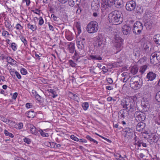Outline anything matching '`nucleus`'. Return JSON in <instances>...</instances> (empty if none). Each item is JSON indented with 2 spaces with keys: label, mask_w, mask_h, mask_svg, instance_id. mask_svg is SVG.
<instances>
[{
  "label": "nucleus",
  "mask_w": 160,
  "mask_h": 160,
  "mask_svg": "<svg viewBox=\"0 0 160 160\" xmlns=\"http://www.w3.org/2000/svg\"><path fill=\"white\" fill-rule=\"evenodd\" d=\"M109 21L113 24H118L123 20V15L120 11L115 10L110 13L108 15Z\"/></svg>",
  "instance_id": "obj_1"
},
{
  "label": "nucleus",
  "mask_w": 160,
  "mask_h": 160,
  "mask_svg": "<svg viewBox=\"0 0 160 160\" xmlns=\"http://www.w3.org/2000/svg\"><path fill=\"white\" fill-rule=\"evenodd\" d=\"M121 105L128 112H132L136 111L135 102L132 99H124L121 103Z\"/></svg>",
  "instance_id": "obj_2"
},
{
  "label": "nucleus",
  "mask_w": 160,
  "mask_h": 160,
  "mask_svg": "<svg viewBox=\"0 0 160 160\" xmlns=\"http://www.w3.org/2000/svg\"><path fill=\"white\" fill-rule=\"evenodd\" d=\"M101 10L103 14H106L109 13L111 7L114 5L113 0H102Z\"/></svg>",
  "instance_id": "obj_3"
},
{
  "label": "nucleus",
  "mask_w": 160,
  "mask_h": 160,
  "mask_svg": "<svg viewBox=\"0 0 160 160\" xmlns=\"http://www.w3.org/2000/svg\"><path fill=\"white\" fill-rule=\"evenodd\" d=\"M98 23L96 21H92L87 25L86 30L89 33H93L98 31Z\"/></svg>",
  "instance_id": "obj_4"
},
{
  "label": "nucleus",
  "mask_w": 160,
  "mask_h": 160,
  "mask_svg": "<svg viewBox=\"0 0 160 160\" xmlns=\"http://www.w3.org/2000/svg\"><path fill=\"white\" fill-rule=\"evenodd\" d=\"M150 62L156 65L160 62V52H155L152 53L150 57Z\"/></svg>",
  "instance_id": "obj_5"
},
{
  "label": "nucleus",
  "mask_w": 160,
  "mask_h": 160,
  "mask_svg": "<svg viewBox=\"0 0 160 160\" xmlns=\"http://www.w3.org/2000/svg\"><path fill=\"white\" fill-rule=\"evenodd\" d=\"M143 26L140 21L136 22L134 24L132 31L133 33L136 34H140L143 30Z\"/></svg>",
  "instance_id": "obj_6"
},
{
  "label": "nucleus",
  "mask_w": 160,
  "mask_h": 160,
  "mask_svg": "<svg viewBox=\"0 0 160 160\" xmlns=\"http://www.w3.org/2000/svg\"><path fill=\"white\" fill-rule=\"evenodd\" d=\"M114 38L115 39L114 46L118 50H121L123 40L119 36V35L117 34L115 35Z\"/></svg>",
  "instance_id": "obj_7"
},
{
  "label": "nucleus",
  "mask_w": 160,
  "mask_h": 160,
  "mask_svg": "<svg viewBox=\"0 0 160 160\" xmlns=\"http://www.w3.org/2000/svg\"><path fill=\"white\" fill-rule=\"evenodd\" d=\"M135 78H132L130 81V85L133 89L137 90L139 89L142 85V82L140 80L136 81L134 80Z\"/></svg>",
  "instance_id": "obj_8"
},
{
  "label": "nucleus",
  "mask_w": 160,
  "mask_h": 160,
  "mask_svg": "<svg viewBox=\"0 0 160 160\" xmlns=\"http://www.w3.org/2000/svg\"><path fill=\"white\" fill-rule=\"evenodd\" d=\"M134 116L136 120L137 121H143L146 118L145 113L140 111H136Z\"/></svg>",
  "instance_id": "obj_9"
},
{
  "label": "nucleus",
  "mask_w": 160,
  "mask_h": 160,
  "mask_svg": "<svg viewBox=\"0 0 160 160\" xmlns=\"http://www.w3.org/2000/svg\"><path fill=\"white\" fill-rule=\"evenodd\" d=\"M103 39L101 35H98L94 38V45L97 47H103L105 44L102 43Z\"/></svg>",
  "instance_id": "obj_10"
},
{
  "label": "nucleus",
  "mask_w": 160,
  "mask_h": 160,
  "mask_svg": "<svg viewBox=\"0 0 160 160\" xmlns=\"http://www.w3.org/2000/svg\"><path fill=\"white\" fill-rule=\"evenodd\" d=\"M136 6V2L133 0H131L127 2L126 8L128 11H131L135 9Z\"/></svg>",
  "instance_id": "obj_11"
},
{
  "label": "nucleus",
  "mask_w": 160,
  "mask_h": 160,
  "mask_svg": "<svg viewBox=\"0 0 160 160\" xmlns=\"http://www.w3.org/2000/svg\"><path fill=\"white\" fill-rule=\"evenodd\" d=\"M124 132L123 134L124 137L127 138H131L133 134V130L132 129L129 127H126L124 128L123 130Z\"/></svg>",
  "instance_id": "obj_12"
},
{
  "label": "nucleus",
  "mask_w": 160,
  "mask_h": 160,
  "mask_svg": "<svg viewBox=\"0 0 160 160\" xmlns=\"http://www.w3.org/2000/svg\"><path fill=\"white\" fill-rule=\"evenodd\" d=\"M146 124L143 122H141L138 123L136 127V130L137 131L141 133H145V127Z\"/></svg>",
  "instance_id": "obj_13"
},
{
  "label": "nucleus",
  "mask_w": 160,
  "mask_h": 160,
  "mask_svg": "<svg viewBox=\"0 0 160 160\" xmlns=\"http://www.w3.org/2000/svg\"><path fill=\"white\" fill-rule=\"evenodd\" d=\"M128 112L125 109L121 110L118 113V118L120 119H123L126 116H128Z\"/></svg>",
  "instance_id": "obj_14"
},
{
  "label": "nucleus",
  "mask_w": 160,
  "mask_h": 160,
  "mask_svg": "<svg viewBox=\"0 0 160 160\" xmlns=\"http://www.w3.org/2000/svg\"><path fill=\"white\" fill-rule=\"evenodd\" d=\"M158 139V136L152 134L148 138V140L151 144H153L157 142Z\"/></svg>",
  "instance_id": "obj_15"
},
{
  "label": "nucleus",
  "mask_w": 160,
  "mask_h": 160,
  "mask_svg": "<svg viewBox=\"0 0 160 160\" xmlns=\"http://www.w3.org/2000/svg\"><path fill=\"white\" fill-rule=\"evenodd\" d=\"M156 77V74L152 72H149L148 73L146 78L148 81H152L155 79Z\"/></svg>",
  "instance_id": "obj_16"
},
{
  "label": "nucleus",
  "mask_w": 160,
  "mask_h": 160,
  "mask_svg": "<svg viewBox=\"0 0 160 160\" xmlns=\"http://www.w3.org/2000/svg\"><path fill=\"white\" fill-rule=\"evenodd\" d=\"M99 2V0H93L91 5L92 9L96 10H98L100 6Z\"/></svg>",
  "instance_id": "obj_17"
},
{
  "label": "nucleus",
  "mask_w": 160,
  "mask_h": 160,
  "mask_svg": "<svg viewBox=\"0 0 160 160\" xmlns=\"http://www.w3.org/2000/svg\"><path fill=\"white\" fill-rule=\"evenodd\" d=\"M131 29L130 26L125 25L122 27V32L124 35H127L130 33Z\"/></svg>",
  "instance_id": "obj_18"
},
{
  "label": "nucleus",
  "mask_w": 160,
  "mask_h": 160,
  "mask_svg": "<svg viewBox=\"0 0 160 160\" xmlns=\"http://www.w3.org/2000/svg\"><path fill=\"white\" fill-rule=\"evenodd\" d=\"M28 128H30V130L31 133L36 135H37L38 131H39V130L37 129L33 125L31 124H29L28 125Z\"/></svg>",
  "instance_id": "obj_19"
},
{
  "label": "nucleus",
  "mask_w": 160,
  "mask_h": 160,
  "mask_svg": "<svg viewBox=\"0 0 160 160\" xmlns=\"http://www.w3.org/2000/svg\"><path fill=\"white\" fill-rule=\"evenodd\" d=\"M151 44L148 41H146L142 45V48L146 52H148L151 50V48H150Z\"/></svg>",
  "instance_id": "obj_20"
},
{
  "label": "nucleus",
  "mask_w": 160,
  "mask_h": 160,
  "mask_svg": "<svg viewBox=\"0 0 160 160\" xmlns=\"http://www.w3.org/2000/svg\"><path fill=\"white\" fill-rule=\"evenodd\" d=\"M0 119L4 122H8L7 124H8L9 125L12 126L14 124H16L14 122L5 118L2 116L0 117Z\"/></svg>",
  "instance_id": "obj_21"
},
{
  "label": "nucleus",
  "mask_w": 160,
  "mask_h": 160,
  "mask_svg": "<svg viewBox=\"0 0 160 160\" xmlns=\"http://www.w3.org/2000/svg\"><path fill=\"white\" fill-rule=\"evenodd\" d=\"M36 113L32 110L27 112L25 113V115L29 118H33L36 115Z\"/></svg>",
  "instance_id": "obj_22"
},
{
  "label": "nucleus",
  "mask_w": 160,
  "mask_h": 160,
  "mask_svg": "<svg viewBox=\"0 0 160 160\" xmlns=\"http://www.w3.org/2000/svg\"><path fill=\"white\" fill-rule=\"evenodd\" d=\"M114 5L118 8L122 7L123 6L122 0H113Z\"/></svg>",
  "instance_id": "obj_23"
},
{
  "label": "nucleus",
  "mask_w": 160,
  "mask_h": 160,
  "mask_svg": "<svg viewBox=\"0 0 160 160\" xmlns=\"http://www.w3.org/2000/svg\"><path fill=\"white\" fill-rule=\"evenodd\" d=\"M134 10L135 12L138 15L141 14L143 12V7L140 5L136 6Z\"/></svg>",
  "instance_id": "obj_24"
},
{
  "label": "nucleus",
  "mask_w": 160,
  "mask_h": 160,
  "mask_svg": "<svg viewBox=\"0 0 160 160\" xmlns=\"http://www.w3.org/2000/svg\"><path fill=\"white\" fill-rule=\"evenodd\" d=\"M144 25L147 30H150L152 27V22L151 21H149L145 22Z\"/></svg>",
  "instance_id": "obj_25"
},
{
  "label": "nucleus",
  "mask_w": 160,
  "mask_h": 160,
  "mask_svg": "<svg viewBox=\"0 0 160 160\" xmlns=\"http://www.w3.org/2000/svg\"><path fill=\"white\" fill-rule=\"evenodd\" d=\"M90 59L92 60H102V58L99 55H91L89 57Z\"/></svg>",
  "instance_id": "obj_26"
},
{
  "label": "nucleus",
  "mask_w": 160,
  "mask_h": 160,
  "mask_svg": "<svg viewBox=\"0 0 160 160\" xmlns=\"http://www.w3.org/2000/svg\"><path fill=\"white\" fill-rule=\"evenodd\" d=\"M153 39L156 44L160 45V35H155L153 36Z\"/></svg>",
  "instance_id": "obj_27"
},
{
  "label": "nucleus",
  "mask_w": 160,
  "mask_h": 160,
  "mask_svg": "<svg viewBox=\"0 0 160 160\" xmlns=\"http://www.w3.org/2000/svg\"><path fill=\"white\" fill-rule=\"evenodd\" d=\"M138 71V69L137 66H134L132 67L130 69V72L133 75L136 74Z\"/></svg>",
  "instance_id": "obj_28"
},
{
  "label": "nucleus",
  "mask_w": 160,
  "mask_h": 160,
  "mask_svg": "<svg viewBox=\"0 0 160 160\" xmlns=\"http://www.w3.org/2000/svg\"><path fill=\"white\" fill-rule=\"evenodd\" d=\"M35 96L36 99L40 103H42L43 101V99L38 94L37 92L35 91Z\"/></svg>",
  "instance_id": "obj_29"
},
{
  "label": "nucleus",
  "mask_w": 160,
  "mask_h": 160,
  "mask_svg": "<svg viewBox=\"0 0 160 160\" xmlns=\"http://www.w3.org/2000/svg\"><path fill=\"white\" fill-rule=\"evenodd\" d=\"M71 97H72L71 98L73 99L75 101L78 102L79 97L77 94H73V93L71 92Z\"/></svg>",
  "instance_id": "obj_30"
},
{
  "label": "nucleus",
  "mask_w": 160,
  "mask_h": 160,
  "mask_svg": "<svg viewBox=\"0 0 160 160\" xmlns=\"http://www.w3.org/2000/svg\"><path fill=\"white\" fill-rule=\"evenodd\" d=\"M75 26L78 30V34H79L81 32L80 23L78 22H77L76 23V24Z\"/></svg>",
  "instance_id": "obj_31"
},
{
  "label": "nucleus",
  "mask_w": 160,
  "mask_h": 160,
  "mask_svg": "<svg viewBox=\"0 0 160 160\" xmlns=\"http://www.w3.org/2000/svg\"><path fill=\"white\" fill-rule=\"evenodd\" d=\"M4 23L6 27L8 29H10L12 28L10 22H9L8 21L5 20Z\"/></svg>",
  "instance_id": "obj_32"
},
{
  "label": "nucleus",
  "mask_w": 160,
  "mask_h": 160,
  "mask_svg": "<svg viewBox=\"0 0 160 160\" xmlns=\"http://www.w3.org/2000/svg\"><path fill=\"white\" fill-rule=\"evenodd\" d=\"M147 68V66L146 65H144L142 66L140 69L139 71L142 73H143Z\"/></svg>",
  "instance_id": "obj_33"
},
{
  "label": "nucleus",
  "mask_w": 160,
  "mask_h": 160,
  "mask_svg": "<svg viewBox=\"0 0 160 160\" xmlns=\"http://www.w3.org/2000/svg\"><path fill=\"white\" fill-rule=\"evenodd\" d=\"M39 131L41 136L42 137H48L49 136V134L48 133L44 132L42 130H39Z\"/></svg>",
  "instance_id": "obj_34"
},
{
  "label": "nucleus",
  "mask_w": 160,
  "mask_h": 160,
  "mask_svg": "<svg viewBox=\"0 0 160 160\" xmlns=\"http://www.w3.org/2000/svg\"><path fill=\"white\" fill-rule=\"evenodd\" d=\"M82 106L84 110H87L89 107V104L88 102H85L82 103Z\"/></svg>",
  "instance_id": "obj_35"
},
{
  "label": "nucleus",
  "mask_w": 160,
  "mask_h": 160,
  "mask_svg": "<svg viewBox=\"0 0 160 160\" xmlns=\"http://www.w3.org/2000/svg\"><path fill=\"white\" fill-rule=\"evenodd\" d=\"M4 134L6 136H8L12 138L14 137V136L12 133L9 132L8 130H4Z\"/></svg>",
  "instance_id": "obj_36"
},
{
  "label": "nucleus",
  "mask_w": 160,
  "mask_h": 160,
  "mask_svg": "<svg viewBox=\"0 0 160 160\" xmlns=\"http://www.w3.org/2000/svg\"><path fill=\"white\" fill-rule=\"evenodd\" d=\"M20 39L23 43L24 45L26 46L28 42L25 38L23 36H22L20 37Z\"/></svg>",
  "instance_id": "obj_37"
},
{
  "label": "nucleus",
  "mask_w": 160,
  "mask_h": 160,
  "mask_svg": "<svg viewBox=\"0 0 160 160\" xmlns=\"http://www.w3.org/2000/svg\"><path fill=\"white\" fill-rule=\"evenodd\" d=\"M155 99L158 102H160V91L158 92L155 95Z\"/></svg>",
  "instance_id": "obj_38"
},
{
  "label": "nucleus",
  "mask_w": 160,
  "mask_h": 160,
  "mask_svg": "<svg viewBox=\"0 0 160 160\" xmlns=\"http://www.w3.org/2000/svg\"><path fill=\"white\" fill-rule=\"evenodd\" d=\"M77 0H71V6H76L78 3H77Z\"/></svg>",
  "instance_id": "obj_39"
},
{
  "label": "nucleus",
  "mask_w": 160,
  "mask_h": 160,
  "mask_svg": "<svg viewBox=\"0 0 160 160\" xmlns=\"http://www.w3.org/2000/svg\"><path fill=\"white\" fill-rule=\"evenodd\" d=\"M17 46L15 43L13 42L12 43L11 47L13 51H15L17 50Z\"/></svg>",
  "instance_id": "obj_40"
},
{
  "label": "nucleus",
  "mask_w": 160,
  "mask_h": 160,
  "mask_svg": "<svg viewBox=\"0 0 160 160\" xmlns=\"http://www.w3.org/2000/svg\"><path fill=\"white\" fill-rule=\"evenodd\" d=\"M20 72L21 74L23 75H26L27 73V70L24 68H22L20 70Z\"/></svg>",
  "instance_id": "obj_41"
},
{
  "label": "nucleus",
  "mask_w": 160,
  "mask_h": 160,
  "mask_svg": "<svg viewBox=\"0 0 160 160\" xmlns=\"http://www.w3.org/2000/svg\"><path fill=\"white\" fill-rule=\"evenodd\" d=\"M24 141L27 144H29L31 142V140L30 139L28 138H25L23 139Z\"/></svg>",
  "instance_id": "obj_42"
},
{
  "label": "nucleus",
  "mask_w": 160,
  "mask_h": 160,
  "mask_svg": "<svg viewBox=\"0 0 160 160\" xmlns=\"http://www.w3.org/2000/svg\"><path fill=\"white\" fill-rule=\"evenodd\" d=\"M65 37L66 39L68 41H70V36L69 31H67L65 33Z\"/></svg>",
  "instance_id": "obj_43"
},
{
  "label": "nucleus",
  "mask_w": 160,
  "mask_h": 160,
  "mask_svg": "<svg viewBox=\"0 0 160 160\" xmlns=\"http://www.w3.org/2000/svg\"><path fill=\"white\" fill-rule=\"evenodd\" d=\"M71 53H73L74 51V45L73 43L71 42Z\"/></svg>",
  "instance_id": "obj_44"
},
{
  "label": "nucleus",
  "mask_w": 160,
  "mask_h": 160,
  "mask_svg": "<svg viewBox=\"0 0 160 160\" xmlns=\"http://www.w3.org/2000/svg\"><path fill=\"white\" fill-rule=\"evenodd\" d=\"M23 26H22L20 24L18 23L17 24L16 28L17 30H21L23 28Z\"/></svg>",
  "instance_id": "obj_45"
},
{
  "label": "nucleus",
  "mask_w": 160,
  "mask_h": 160,
  "mask_svg": "<svg viewBox=\"0 0 160 160\" xmlns=\"http://www.w3.org/2000/svg\"><path fill=\"white\" fill-rule=\"evenodd\" d=\"M39 19L38 24L39 25L41 26L44 23V21L42 17H41L39 18Z\"/></svg>",
  "instance_id": "obj_46"
},
{
  "label": "nucleus",
  "mask_w": 160,
  "mask_h": 160,
  "mask_svg": "<svg viewBox=\"0 0 160 160\" xmlns=\"http://www.w3.org/2000/svg\"><path fill=\"white\" fill-rule=\"evenodd\" d=\"M97 135L99 136L100 137L102 138L104 140H105L108 143H111L112 142V141H111L110 140H109V139H107V138L104 137H103L100 136V135H99L98 134H97Z\"/></svg>",
  "instance_id": "obj_47"
},
{
  "label": "nucleus",
  "mask_w": 160,
  "mask_h": 160,
  "mask_svg": "<svg viewBox=\"0 0 160 160\" xmlns=\"http://www.w3.org/2000/svg\"><path fill=\"white\" fill-rule=\"evenodd\" d=\"M17 126H18V127L16 128H18L19 129H21L23 127V124L22 123L20 122L17 124Z\"/></svg>",
  "instance_id": "obj_48"
},
{
  "label": "nucleus",
  "mask_w": 160,
  "mask_h": 160,
  "mask_svg": "<svg viewBox=\"0 0 160 160\" xmlns=\"http://www.w3.org/2000/svg\"><path fill=\"white\" fill-rule=\"evenodd\" d=\"M71 138L76 141H79L78 138L73 135H71Z\"/></svg>",
  "instance_id": "obj_49"
},
{
  "label": "nucleus",
  "mask_w": 160,
  "mask_h": 160,
  "mask_svg": "<svg viewBox=\"0 0 160 160\" xmlns=\"http://www.w3.org/2000/svg\"><path fill=\"white\" fill-rule=\"evenodd\" d=\"M52 145L53 146V147L54 148H59L61 147V145L60 144L56 143H54L53 142H52Z\"/></svg>",
  "instance_id": "obj_50"
},
{
  "label": "nucleus",
  "mask_w": 160,
  "mask_h": 160,
  "mask_svg": "<svg viewBox=\"0 0 160 160\" xmlns=\"http://www.w3.org/2000/svg\"><path fill=\"white\" fill-rule=\"evenodd\" d=\"M30 29L33 31H34L37 28V27L35 26H34L33 25H31L30 27H28Z\"/></svg>",
  "instance_id": "obj_51"
},
{
  "label": "nucleus",
  "mask_w": 160,
  "mask_h": 160,
  "mask_svg": "<svg viewBox=\"0 0 160 160\" xmlns=\"http://www.w3.org/2000/svg\"><path fill=\"white\" fill-rule=\"evenodd\" d=\"M107 81L108 83L111 84L113 83V80L111 78H107Z\"/></svg>",
  "instance_id": "obj_52"
},
{
  "label": "nucleus",
  "mask_w": 160,
  "mask_h": 160,
  "mask_svg": "<svg viewBox=\"0 0 160 160\" xmlns=\"http://www.w3.org/2000/svg\"><path fill=\"white\" fill-rule=\"evenodd\" d=\"M15 74L18 79H20L21 78V76L20 74L17 72H15Z\"/></svg>",
  "instance_id": "obj_53"
},
{
  "label": "nucleus",
  "mask_w": 160,
  "mask_h": 160,
  "mask_svg": "<svg viewBox=\"0 0 160 160\" xmlns=\"http://www.w3.org/2000/svg\"><path fill=\"white\" fill-rule=\"evenodd\" d=\"M106 89L109 90H112L113 89V88L112 86H108L106 87Z\"/></svg>",
  "instance_id": "obj_54"
},
{
  "label": "nucleus",
  "mask_w": 160,
  "mask_h": 160,
  "mask_svg": "<svg viewBox=\"0 0 160 160\" xmlns=\"http://www.w3.org/2000/svg\"><path fill=\"white\" fill-rule=\"evenodd\" d=\"M142 142L141 141H139L137 143H135V145H137L138 147H140L142 145Z\"/></svg>",
  "instance_id": "obj_55"
},
{
  "label": "nucleus",
  "mask_w": 160,
  "mask_h": 160,
  "mask_svg": "<svg viewBox=\"0 0 160 160\" xmlns=\"http://www.w3.org/2000/svg\"><path fill=\"white\" fill-rule=\"evenodd\" d=\"M51 17L52 18L53 20L55 21H57L58 18L54 14H52L51 15Z\"/></svg>",
  "instance_id": "obj_56"
},
{
  "label": "nucleus",
  "mask_w": 160,
  "mask_h": 160,
  "mask_svg": "<svg viewBox=\"0 0 160 160\" xmlns=\"http://www.w3.org/2000/svg\"><path fill=\"white\" fill-rule=\"evenodd\" d=\"M102 71L104 72V73L105 72H107L108 70V69L106 68V67L105 66H103L102 68Z\"/></svg>",
  "instance_id": "obj_57"
},
{
  "label": "nucleus",
  "mask_w": 160,
  "mask_h": 160,
  "mask_svg": "<svg viewBox=\"0 0 160 160\" xmlns=\"http://www.w3.org/2000/svg\"><path fill=\"white\" fill-rule=\"evenodd\" d=\"M18 95V94L17 92L14 93L12 96V98L13 99L15 100L17 97Z\"/></svg>",
  "instance_id": "obj_58"
},
{
  "label": "nucleus",
  "mask_w": 160,
  "mask_h": 160,
  "mask_svg": "<svg viewBox=\"0 0 160 160\" xmlns=\"http://www.w3.org/2000/svg\"><path fill=\"white\" fill-rule=\"evenodd\" d=\"M6 59L7 60V62H10L9 61L11 62L12 60H13L10 57H6Z\"/></svg>",
  "instance_id": "obj_59"
},
{
  "label": "nucleus",
  "mask_w": 160,
  "mask_h": 160,
  "mask_svg": "<svg viewBox=\"0 0 160 160\" xmlns=\"http://www.w3.org/2000/svg\"><path fill=\"white\" fill-rule=\"evenodd\" d=\"M16 71L14 70V69H11L9 70V72L10 73V74L11 75L13 76L14 74H15V72Z\"/></svg>",
  "instance_id": "obj_60"
},
{
  "label": "nucleus",
  "mask_w": 160,
  "mask_h": 160,
  "mask_svg": "<svg viewBox=\"0 0 160 160\" xmlns=\"http://www.w3.org/2000/svg\"><path fill=\"white\" fill-rule=\"evenodd\" d=\"M82 42H81L82 43V46H81V48H83L84 47V44L85 43V38H82Z\"/></svg>",
  "instance_id": "obj_61"
},
{
  "label": "nucleus",
  "mask_w": 160,
  "mask_h": 160,
  "mask_svg": "<svg viewBox=\"0 0 160 160\" xmlns=\"http://www.w3.org/2000/svg\"><path fill=\"white\" fill-rule=\"evenodd\" d=\"M79 142H85L86 143L87 142V141L84 139H79Z\"/></svg>",
  "instance_id": "obj_62"
},
{
  "label": "nucleus",
  "mask_w": 160,
  "mask_h": 160,
  "mask_svg": "<svg viewBox=\"0 0 160 160\" xmlns=\"http://www.w3.org/2000/svg\"><path fill=\"white\" fill-rule=\"evenodd\" d=\"M2 34L3 36H6V35L7 34L8 35H9L8 32L6 31H3Z\"/></svg>",
  "instance_id": "obj_63"
},
{
  "label": "nucleus",
  "mask_w": 160,
  "mask_h": 160,
  "mask_svg": "<svg viewBox=\"0 0 160 160\" xmlns=\"http://www.w3.org/2000/svg\"><path fill=\"white\" fill-rule=\"evenodd\" d=\"M31 106V103H27L26 104V107L28 108H30Z\"/></svg>",
  "instance_id": "obj_64"
}]
</instances>
